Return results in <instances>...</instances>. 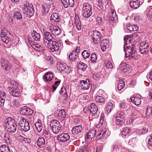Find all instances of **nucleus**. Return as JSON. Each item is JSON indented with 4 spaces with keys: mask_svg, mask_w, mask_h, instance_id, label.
I'll return each instance as SVG.
<instances>
[{
    "mask_svg": "<svg viewBox=\"0 0 152 152\" xmlns=\"http://www.w3.org/2000/svg\"><path fill=\"white\" fill-rule=\"evenodd\" d=\"M4 126L5 129L11 133H14L16 131L17 125L15 123L14 120L12 119L10 117L8 118L5 120Z\"/></svg>",
    "mask_w": 152,
    "mask_h": 152,
    "instance_id": "1",
    "label": "nucleus"
},
{
    "mask_svg": "<svg viewBox=\"0 0 152 152\" xmlns=\"http://www.w3.org/2000/svg\"><path fill=\"white\" fill-rule=\"evenodd\" d=\"M17 120L19 122V126L22 131L27 132L29 130L30 127L29 123L24 118L19 116Z\"/></svg>",
    "mask_w": 152,
    "mask_h": 152,
    "instance_id": "2",
    "label": "nucleus"
},
{
    "mask_svg": "<svg viewBox=\"0 0 152 152\" xmlns=\"http://www.w3.org/2000/svg\"><path fill=\"white\" fill-rule=\"evenodd\" d=\"M92 13V7L91 5L87 3L83 4L82 15L85 18H89Z\"/></svg>",
    "mask_w": 152,
    "mask_h": 152,
    "instance_id": "3",
    "label": "nucleus"
},
{
    "mask_svg": "<svg viewBox=\"0 0 152 152\" xmlns=\"http://www.w3.org/2000/svg\"><path fill=\"white\" fill-rule=\"evenodd\" d=\"M61 45V44L59 42L53 39V40L51 41L50 43L46 44V46L48 49L54 52L58 50Z\"/></svg>",
    "mask_w": 152,
    "mask_h": 152,
    "instance_id": "4",
    "label": "nucleus"
},
{
    "mask_svg": "<svg viewBox=\"0 0 152 152\" xmlns=\"http://www.w3.org/2000/svg\"><path fill=\"white\" fill-rule=\"evenodd\" d=\"M92 40L95 43H98L101 41V39L102 37V34L98 31L94 30L91 33Z\"/></svg>",
    "mask_w": 152,
    "mask_h": 152,
    "instance_id": "5",
    "label": "nucleus"
},
{
    "mask_svg": "<svg viewBox=\"0 0 152 152\" xmlns=\"http://www.w3.org/2000/svg\"><path fill=\"white\" fill-rule=\"evenodd\" d=\"M23 12L24 13H26L29 18H30L32 16L34 13V10L32 4L30 6H26L25 4L24 5L23 8Z\"/></svg>",
    "mask_w": 152,
    "mask_h": 152,
    "instance_id": "6",
    "label": "nucleus"
},
{
    "mask_svg": "<svg viewBox=\"0 0 152 152\" xmlns=\"http://www.w3.org/2000/svg\"><path fill=\"white\" fill-rule=\"evenodd\" d=\"M148 44L146 42H141L139 47V51L141 54L147 53L149 52Z\"/></svg>",
    "mask_w": 152,
    "mask_h": 152,
    "instance_id": "7",
    "label": "nucleus"
},
{
    "mask_svg": "<svg viewBox=\"0 0 152 152\" xmlns=\"http://www.w3.org/2000/svg\"><path fill=\"white\" fill-rule=\"evenodd\" d=\"M119 69H121L123 72L124 73H130L132 69L131 66L125 64L124 62H122L118 67Z\"/></svg>",
    "mask_w": 152,
    "mask_h": 152,
    "instance_id": "8",
    "label": "nucleus"
},
{
    "mask_svg": "<svg viewBox=\"0 0 152 152\" xmlns=\"http://www.w3.org/2000/svg\"><path fill=\"white\" fill-rule=\"evenodd\" d=\"M55 113L57 114L58 119L61 121H63L65 119L66 115L64 109L58 110L55 112Z\"/></svg>",
    "mask_w": 152,
    "mask_h": 152,
    "instance_id": "9",
    "label": "nucleus"
},
{
    "mask_svg": "<svg viewBox=\"0 0 152 152\" xmlns=\"http://www.w3.org/2000/svg\"><path fill=\"white\" fill-rule=\"evenodd\" d=\"M0 63L1 67L5 70L8 71L11 69V65L10 63L5 59L1 58Z\"/></svg>",
    "mask_w": 152,
    "mask_h": 152,
    "instance_id": "10",
    "label": "nucleus"
},
{
    "mask_svg": "<svg viewBox=\"0 0 152 152\" xmlns=\"http://www.w3.org/2000/svg\"><path fill=\"white\" fill-rule=\"evenodd\" d=\"M44 43L45 45H46L47 43H50L51 41H53V39L51 33L47 31L44 33Z\"/></svg>",
    "mask_w": 152,
    "mask_h": 152,
    "instance_id": "11",
    "label": "nucleus"
},
{
    "mask_svg": "<svg viewBox=\"0 0 152 152\" xmlns=\"http://www.w3.org/2000/svg\"><path fill=\"white\" fill-rule=\"evenodd\" d=\"M141 96L140 95H134L130 98L131 102L135 105L138 106L141 102Z\"/></svg>",
    "mask_w": 152,
    "mask_h": 152,
    "instance_id": "12",
    "label": "nucleus"
},
{
    "mask_svg": "<svg viewBox=\"0 0 152 152\" xmlns=\"http://www.w3.org/2000/svg\"><path fill=\"white\" fill-rule=\"evenodd\" d=\"M57 138L59 141L64 142L69 139L70 136L68 133H62L60 135H58Z\"/></svg>",
    "mask_w": 152,
    "mask_h": 152,
    "instance_id": "13",
    "label": "nucleus"
},
{
    "mask_svg": "<svg viewBox=\"0 0 152 152\" xmlns=\"http://www.w3.org/2000/svg\"><path fill=\"white\" fill-rule=\"evenodd\" d=\"M54 76V75L52 72H48L45 73L43 76V79L45 82H49L52 81Z\"/></svg>",
    "mask_w": 152,
    "mask_h": 152,
    "instance_id": "14",
    "label": "nucleus"
},
{
    "mask_svg": "<svg viewBox=\"0 0 152 152\" xmlns=\"http://www.w3.org/2000/svg\"><path fill=\"white\" fill-rule=\"evenodd\" d=\"M80 86L82 88L83 90L88 89L90 85V80L88 78L86 80H82L80 81Z\"/></svg>",
    "mask_w": 152,
    "mask_h": 152,
    "instance_id": "15",
    "label": "nucleus"
},
{
    "mask_svg": "<svg viewBox=\"0 0 152 152\" xmlns=\"http://www.w3.org/2000/svg\"><path fill=\"white\" fill-rule=\"evenodd\" d=\"M59 69L64 73H69L70 72L71 69L66 64H63L62 63L59 64Z\"/></svg>",
    "mask_w": 152,
    "mask_h": 152,
    "instance_id": "16",
    "label": "nucleus"
},
{
    "mask_svg": "<svg viewBox=\"0 0 152 152\" xmlns=\"http://www.w3.org/2000/svg\"><path fill=\"white\" fill-rule=\"evenodd\" d=\"M124 116L121 114L118 113L115 117L116 124L119 126H121L123 123Z\"/></svg>",
    "mask_w": 152,
    "mask_h": 152,
    "instance_id": "17",
    "label": "nucleus"
},
{
    "mask_svg": "<svg viewBox=\"0 0 152 152\" xmlns=\"http://www.w3.org/2000/svg\"><path fill=\"white\" fill-rule=\"evenodd\" d=\"M109 42L108 40L107 39L103 40L100 44L101 50L103 51H105L106 49L109 47Z\"/></svg>",
    "mask_w": 152,
    "mask_h": 152,
    "instance_id": "18",
    "label": "nucleus"
},
{
    "mask_svg": "<svg viewBox=\"0 0 152 152\" xmlns=\"http://www.w3.org/2000/svg\"><path fill=\"white\" fill-rule=\"evenodd\" d=\"M88 110H89L90 114L92 116L93 118H98L99 115V112L98 111V108L89 109Z\"/></svg>",
    "mask_w": 152,
    "mask_h": 152,
    "instance_id": "19",
    "label": "nucleus"
},
{
    "mask_svg": "<svg viewBox=\"0 0 152 152\" xmlns=\"http://www.w3.org/2000/svg\"><path fill=\"white\" fill-rule=\"evenodd\" d=\"M83 128L81 125H78L74 126L72 130V132L73 134L76 135L80 133Z\"/></svg>",
    "mask_w": 152,
    "mask_h": 152,
    "instance_id": "20",
    "label": "nucleus"
},
{
    "mask_svg": "<svg viewBox=\"0 0 152 152\" xmlns=\"http://www.w3.org/2000/svg\"><path fill=\"white\" fill-rule=\"evenodd\" d=\"M110 19L113 22L116 23L118 20V17L115 11L113 9L111 10V12L110 13Z\"/></svg>",
    "mask_w": 152,
    "mask_h": 152,
    "instance_id": "21",
    "label": "nucleus"
},
{
    "mask_svg": "<svg viewBox=\"0 0 152 152\" xmlns=\"http://www.w3.org/2000/svg\"><path fill=\"white\" fill-rule=\"evenodd\" d=\"M96 133V131L95 129L90 130L87 134V138L91 140L94 138L95 136Z\"/></svg>",
    "mask_w": 152,
    "mask_h": 152,
    "instance_id": "22",
    "label": "nucleus"
},
{
    "mask_svg": "<svg viewBox=\"0 0 152 152\" xmlns=\"http://www.w3.org/2000/svg\"><path fill=\"white\" fill-rule=\"evenodd\" d=\"M50 19L53 21L56 22H59L60 20V18L58 13L56 12L53 13L52 14Z\"/></svg>",
    "mask_w": 152,
    "mask_h": 152,
    "instance_id": "23",
    "label": "nucleus"
},
{
    "mask_svg": "<svg viewBox=\"0 0 152 152\" xmlns=\"http://www.w3.org/2000/svg\"><path fill=\"white\" fill-rule=\"evenodd\" d=\"M37 143L39 147L41 148L43 147L45 145V140L44 138H39L37 141Z\"/></svg>",
    "mask_w": 152,
    "mask_h": 152,
    "instance_id": "24",
    "label": "nucleus"
},
{
    "mask_svg": "<svg viewBox=\"0 0 152 152\" xmlns=\"http://www.w3.org/2000/svg\"><path fill=\"white\" fill-rule=\"evenodd\" d=\"M31 35L34 40L37 41H39L40 40V34L35 31H33Z\"/></svg>",
    "mask_w": 152,
    "mask_h": 152,
    "instance_id": "25",
    "label": "nucleus"
},
{
    "mask_svg": "<svg viewBox=\"0 0 152 152\" xmlns=\"http://www.w3.org/2000/svg\"><path fill=\"white\" fill-rule=\"evenodd\" d=\"M36 129L38 132H40L42 129V126L40 120L38 119L37 122L35 124Z\"/></svg>",
    "mask_w": 152,
    "mask_h": 152,
    "instance_id": "26",
    "label": "nucleus"
},
{
    "mask_svg": "<svg viewBox=\"0 0 152 152\" xmlns=\"http://www.w3.org/2000/svg\"><path fill=\"white\" fill-rule=\"evenodd\" d=\"M130 7L134 9H136L139 7L140 5V1L137 0L131 2L130 3Z\"/></svg>",
    "mask_w": 152,
    "mask_h": 152,
    "instance_id": "27",
    "label": "nucleus"
},
{
    "mask_svg": "<svg viewBox=\"0 0 152 152\" xmlns=\"http://www.w3.org/2000/svg\"><path fill=\"white\" fill-rule=\"evenodd\" d=\"M131 129L128 127L124 128L122 129L121 131L123 137H125L130 134Z\"/></svg>",
    "mask_w": 152,
    "mask_h": 152,
    "instance_id": "28",
    "label": "nucleus"
},
{
    "mask_svg": "<svg viewBox=\"0 0 152 152\" xmlns=\"http://www.w3.org/2000/svg\"><path fill=\"white\" fill-rule=\"evenodd\" d=\"M14 20H21L22 19V16L20 12L18 11H15L13 16Z\"/></svg>",
    "mask_w": 152,
    "mask_h": 152,
    "instance_id": "29",
    "label": "nucleus"
},
{
    "mask_svg": "<svg viewBox=\"0 0 152 152\" xmlns=\"http://www.w3.org/2000/svg\"><path fill=\"white\" fill-rule=\"evenodd\" d=\"M113 108V104L111 102H108L106 104L104 109L106 113H109Z\"/></svg>",
    "mask_w": 152,
    "mask_h": 152,
    "instance_id": "30",
    "label": "nucleus"
},
{
    "mask_svg": "<svg viewBox=\"0 0 152 152\" xmlns=\"http://www.w3.org/2000/svg\"><path fill=\"white\" fill-rule=\"evenodd\" d=\"M77 55L75 52L72 51L69 55L68 57L69 59L72 61H75L77 59Z\"/></svg>",
    "mask_w": 152,
    "mask_h": 152,
    "instance_id": "31",
    "label": "nucleus"
},
{
    "mask_svg": "<svg viewBox=\"0 0 152 152\" xmlns=\"http://www.w3.org/2000/svg\"><path fill=\"white\" fill-rule=\"evenodd\" d=\"M50 129L52 130L53 133L56 134H58L59 133L61 132L62 131V129L60 124H59V125H58V126H56V127H53V128H52Z\"/></svg>",
    "mask_w": 152,
    "mask_h": 152,
    "instance_id": "32",
    "label": "nucleus"
},
{
    "mask_svg": "<svg viewBox=\"0 0 152 152\" xmlns=\"http://www.w3.org/2000/svg\"><path fill=\"white\" fill-rule=\"evenodd\" d=\"M10 86L9 87L10 90L18 88V83L15 81L12 80L10 82Z\"/></svg>",
    "mask_w": 152,
    "mask_h": 152,
    "instance_id": "33",
    "label": "nucleus"
},
{
    "mask_svg": "<svg viewBox=\"0 0 152 152\" xmlns=\"http://www.w3.org/2000/svg\"><path fill=\"white\" fill-rule=\"evenodd\" d=\"M73 22L75 26L79 25H81L79 16L77 14L75 15Z\"/></svg>",
    "mask_w": 152,
    "mask_h": 152,
    "instance_id": "34",
    "label": "nucleus"
},
{
    "mask_svg": "<svg viewBox=\"0 0 152 152\" xmlns=\"http://www.w3.org/2000/svg\"><path fill=\"white\" fill-rule=\"evenodd\" d=\"M146 15L149 19L152 20V6H151L146 11Z\"/></svg>",
    "mask_w": 152,
    "mask_h": 152,
    "instance_id": "35",
    "label": "nucleus"
},
{
    "mask_svg": "<svg viewBox=\"0 0 152 152\" xmlns=\"http://www.w3.org/2000/svg\"><path fill=\"white\" fill-rule=\"evenodd\" d=\"M10 94L13 96L18 97L20 95V93L18 88L11 90Z\"/></svg>",
    "mask_w": 152,
    "mask_h": 152,
    "instance_id": "36",
    "label": "nucleus"
},
{
    "mask_svg": "<svg viewBox=\"0 0 152 152\" xmlns=\"http://www.w3.org/2000/svg\"><path fill=\"white\" fill-rule=\"evenodd\" d=\"M0 152H11L8 146L3 145L0 146Z\"/></svg>",
    "mask_w": 152,
    "mask_h": 152,
    "instance_id": "37",
    "label": "nucleus"
},
{
    "mask_svg": "<svg viewBox=\"0 0 152 152\" xmlns=\"http://www.w3.org/2000/svg\"><path fill=\"white\" fill-rule=\"evenodd\" d=\"M79 100L81 102L83 100H86L89 99V96L87 94L84 93L81 94L79 96Z\"/></svg>",
    "mask_w": 152,
    "mask_h": 152,
    "instance_id": "38",
    "label": "nucleus"
},
{
    "mask_svg": "<svg viewBox=\"0 0 152 152\" xmlns=\"http://www.w3.org/2000/svg\"><path fill=\"white\" fill-rule=\"evenodd\" d=\"M79 69H81L83 71H85L87 67V65L82 61H80L78 64Z\"/></svg>",
    "mask_w": 152,
    "mask_h": 152,
    "instance_id": "39",
    "label": "nucleus"
},
{
    "mask_svg": "<svg viewBox=\"0 0 152 152\" xmlns=\"http://www.w3.org/2000/svg\"><path fill=\"white\" fill-rule=\"evenodd\" d=\"M95 100L98 103H104L105 102V99L101 96H99L98 95L96 96Z\"/></svg>",
    "mask_w": 152,
    "mask_h": 152,
    "instance_id": "40",
    "label": "nucleus"
},
{
    "mask_svg": "<svg viewBox=\"0 0 152 152\" xmlns=\"http://www.w3.org/2000/svg\"><path fill=\"white\" fill-rule=\"evenodd\" d=\"M10 134L9 133L6 134L4 136V139L5 142L7 144H11V141L10 138Z\"/></svg>",
    "mask_w": 152,
    "mask_h": 152,
    "instance_id": "41",
    "label": "nucleus"
},
{
    "mask_svg": "<svg viewBox=\"0 0 152 152\" xmlns=\"http://www.w3.org/2000/svg\"><path fill=\"white\" fill-rule=\"evenodd\" d=\"M60 124L59 122L56 120H53L50 123V129L57 126Z\"/></svg>",
    "mask_w": 152,
    "mask_h": 152,
    "instance_id": "42",
    "label": "nucleus"
},
{
    "mask_svg": "<svg viewBox=\"0 0 152 152\" xmlns=\"http://www.w3.org/2000/svg\"><path fill=\"white\" fill-rule=\"evenodd\" d=\"M61 30L60 28L58 26L55 27L54 29L52 32V34L55 35H58L61 33Z\"/></svg>",
    "mask_w": 152,
    "mask_h": 152,
    "instance_id": "43",
    "label": "nucleus"
},
{
    "mask_svg": "<svg viewBox=\"0 0 152 152\" xmlns=\"http://www.w3.org/2000/svg\"><path fill=\"white\" fill-rule=\"evenodd\" d=\"M126 47L127 49H126L125 52L127 51L128 52H130L131 51H136L135 50V45H134L131 44V45H129V46L126 45Z\"/></svg>",
    "mask_w": 152,
    "mask_h": 152,
    "instance_id": "44",
    "label": "nucleus"
},
{
    "mask_svg": "<svg viewBox=\"0 0 152 152\" xmlns=\"http://www.w3.org/2000/svg\"><path fill=\"white\" fill-rule=\"evenodd\" d=\"M125 86V82L122 80H120L117 86V88L118 90L121 91L124 87Z\"/></svg>",
    "mask_w": 152,
    "mask_h": 152,
    "instance_id": "45",
    "label": "nucleus"
},
{
    "mask_svg": "<svg viewBox=\"0 0 152 152\" xmlns=\"http://www.w3.org/2000/svg\"><path fill=\"white\" fill-rule=\"evenodd\" d=\"M104 120V115L102 114L100 116V119L99 122L96 125V127L97 128H99L101 126H102L103 124V123Z\"/></svg>",
    "mask_w": 152,
    "mask_h": 152,
    "instance_id": "46",
    "label": "nucleus"
},
{
    "mask_svg": "<svg viewBox=\"0 0 152 152\" xmlns=\"http://www.w3.org/2000/svg\"><path fill=\"white\" fill-rule=\"evenodd\" d=\"M130 53L129 56H127L129 57V58L131 60L132 59H134L135 58L137 55V53L136 51H131L130 52H128Z\"/></svg>",
    "mask_w": 152,
    "mask_h": 152,
    "instance_id": "47",
    "label": "nucleus"
},
{
    "mask_svg": "<svg viewBox=\"0 0 152 152\" xmlns=\"http://www.w3.org/2000/svg\"><path fill=\"white\" fill-rule=\"evenodd\" d=\"M81 54L82 56L84 59L88 58L90 55L88 51L86 50H84L82 52Z\"/></svg>",
    "mask_w": 152,
    "mask_h": 152,
    "instance_id": "48",
    "label": "nucleus"
},
{
    "mask_svg": "<svg viewBox=\"0 0 152 152\" xmlns=\"http://www.w3.org/2000/svg\"><path fill=\"white\" fill-rule=\"evenodd\" d=\"M106 131H102L100 133H99L97 136V138L98 140L102 139L105 136Z\"/></svg>",
    "mask_w": 152,
    "mask_h": 152,
    "instance_id": "49",
    "label": "nucleus"
},
{
    "mask_svg": "<svg viewBox=\"0 0 152 152\" xmlns=\"http://www.w3.org/2000/svg\"><path fill=\"white\" fill-rule=\"evenodd\" d=\"M103 148V145L101 143H98L96 145V152H100Z\"/></svg>",
    "mask_w": 152,
    "mask_h": 152,
    "instance_id": "50",
    "label": "nucleus"
},
{
    "mask_svg": "<svg viewBox=\"0 0 152 152\" xmlns=\"http://www.w3.org/2000/svg\"><path fill=\"white\" fill-rule=\"evenodd\" d=\"M9 33L7 30L5 28H3L1 32V37L8 36L7 34Z\"/></svg>",
    "mask_w": 152,
    "mask_h": 152,
    "instance_id": "51",
    "label": "nucleus"
},
{
    "mask_svg": "<svg viewBox=\"0 0 152 152\" xmlns=\"http://www.w3.org/2000/svg\"><path fill=\"white\" fill-rule=\"evenodd\" d=\"M28 110H29L28 108L24 107L22 108L20 111V113L22 115H27V113Z\"/></svg>",
    "mask_w": 152,
    "mask_h": 152,
    "instance_id": "52",
    "label": "nucleus"
},
{
    "mask_svg": "<svg viewBox=\"0 0 152 152\" xmlns=\"http://www.w3.org/2000/svg\"><path fill=\"white\" fill-rule=\"evenodd\" d=\"M42 136L45 138L46 140L49 139L50 137V134H49L48 132L46 130H44L43 131Z\"/></svg>",
    "mask_w": 152,
    "mask_h": 152,
    "instance_id": "53",
    "label": "nucleus"
},
{
    "mask_svg": "<svg viewBox=\"0 0 152 152\" xmlns=\"http://www.w3.org/2000/svg\"><path fill=\"white\" fill-rule=\"evenodd\" d=\"M102 23L103 18L99 15L96 18V23L98 25H100L102 24Z\"/></svg>",
    "mask_w": 152,
    "mask_h": 152,
    "instance_id": "54",
    "label": "nucleus"
},
{
    "mask_svg": "<svg viewBox=\"0 0 152 152\" xmlns=\"http://www.w3.org/2000/svg\"><path fill=\"white\" fill-rule=\"evenodd\" d=\"M97 58V57L96 54L94 53H92L91 56V62L92 63L95 62L96 61Z\"/></svg>",
    "mask_w": 152,
    "mask_h": 152,
    "instance_id": "55",
    "label": "nucleus"
},
{
    "mask_svg": "<svg viewBox=\"0 0 152 152\" xmlns=\"http://www.w3.org/2000/svg\"><path fill=\"white\" fill-rule=\"evenodd\" d=\"M61 94L64 97L67 96V94L66 88L65 87H63L61 88Z\"/></svg>",
    "mask_w": 152,
    "mask_h": 152,
    "instance_id": "56",
    "label": "nucleus"
},
{
    "mask_svg": "<svg viewBox=\"0 0 152 152\" xmlns=\"http://www.w3.org/2000/svg\"><path fill=\"white\" fill-rule=\"evenodd\" d=\"M42 10L46 12H48L50 9L49 5L46 4H44L42 5Z\"/></svg>",
    "mask_w": 152,
    "mask_h": 152,
    "instance_id": "57",
    "label": "nucleus"
},
{
    "mask_svg": "<svg viewBox=\"0 0 152 152\" xmlns=\"http://www.w3.org/2000/svg\"><path fill=\"white\" fill-rule=\"evenodd\" d=\"M12 104L14 106L16 107L19 106L20 103L18 100H13L12 102Z\"/></svg>",
    "mask_w": 152,
    "mask_h": 152,
    "instance_id": "58",
    "label": "nucleus"
},
{
    "mask_svg": "<svg viewBox=\"0 0 152 152\" xmlns=\"http://www.w3.org/2000/svg\"><path fill=\"white\" fill-rule=\"evenodd\" d=\"M146 114L148 115H151L152 116V107H148L146 110Z\"/></svg>",
    "mask_w": 152,
    "mask_h": 152,
    "instance_id": "59",
    "label": "nucleus"
},
{
    "mask_svg": "<svg viewBox=\"0 0 152 152\" xmlns=\"http://www.w3.org/2000/svg\"><path fill=\"white\" fill-rule=\"evenodd\" d=\"M129 39V37L128 35H126L124 36V40L125 43V45L124 46V51H126V46L127 45H128L127 40Z\"/></svg>",
    "mask_w": 152,
    "mask_h": 152,
    "instance_id": "60",
    "label": "nucleus"
},
{
    "mask_svg": "<svg viewBox=\"0 0 152 152\" xmlns=\"http://www.w3.org/2000/svg\"><path fill=\"white\" fill-rule=\"evenodd\" d=\"M98 7H99L101 10H102L104 8V4L102 1V0H98Z\"/></svg>",
    "mask_w": 152,
    "mask_h": 152,
    "instance_id": "61",
    "label": "nucleus"
},
{
    "mask_svg": "<svg viewBox=\"0 0 152 152\" xmlns=\"http://www.w3.org/2000/svg\"><path fill=\"white\" fill-rule=\"evenodd\" d=\"M148 143V148L152 150V135L151 136V138L149 139Z\"/></svg>",
    "mask_w": 152,
    "mask_h": 152,
    "instance_id": "62",
    "label": "nucleus"
},
{
    "mask_svg": "<svg viewBox=\"0 0 152 152\" xmlns=\"http://www.w3.org/2000/svg\"><path fill=\"white\" fill-rule=\"evenodd\" d=\"M140 115V113L137 110H135L133 111V112L132 113L131 115L132 116H136L138 117Z\"/></svg>",
    "mask_w": 152,
    "mask_h": 152,
    "instance_id": "63",
    "label": "nucleus"
},
{
    "mask_svg": "<svg viewBox=\"0 0 152 152\" xmlns=\"http://www.w3.org/2000/svg\"><path fill=\"white\" fill-rule=\"evenodd\" d=\"M21 140L25 143L30 144L31 142V140L30 138H26L23 137H22Z\"/></svg>",
    "mask_w": 152,
    "mask_h": 152,
    "instance_id": "64",
    "label": "nucleus"
}]
</instances>
